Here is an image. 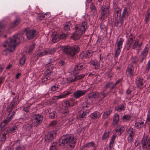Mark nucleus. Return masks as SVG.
<instances>
[{
	"label": "nucleus",
	"mask_w": 150,
	"mask_h": 150,
	"mask_svg": "<svg viewBox=\"0 0 150 150\" xmlns=\"http://www.w3.org/2000/svg\"><path fill=\"white\" fill-rule=\"evenodd\" d=\"M150 141L149 139L147 140V137H143L142 141V148L145 149L148 146H150Z\"/></svg>",
	"instance_id": "nucleus-19"
},
{
	"label": "nucleus",
	"mask_w": 150,
	"mask_h": 150,
	"mask_svg": "<svg viewBox=\"0 0 150 150\" xmlns=\"http://www.w3.org/2000/svg\"><path fill=\"white\" fill-rule=\"evenodd\" d=\"M93 51L92 50H89L86 52L82 53L80 54V57L83 59L88 58L92 56L93 54Z\"/></svg>",
	"instance_id": "nucleus-17"
},
{
	"label": "nucleus",
	"mask_w": 150,
	"mask_h": 150,
	"mask_svg": "<svg viewBox=\"0 0 150 150\" xmlns=\"http://www.w3.org/2000/svg\"><path fill=\"white\" fill-rule=\"evenodd\" d=\"M70 107V105L68 100L65 101L63 102L62 108L64 110H66V111L64 112V113H68V110H67V108Z\"/></svg>",
	"instance_id": "nucleus-23"
},
{
	"label": "nucleus",
	"mask_w": 150,
	"mask_h": 150,
	"mask_svg": "<svg viewBox=\"0 0 150 150\" xmlns=\"http://www.w3.org/2000/svg\"><path fill=\"white\" fill-rule=\"evenodd\" d=\"M56 135V134L54 132H49L45 135V141L48 142H51L54 139Z\"/></svg>",
	"instance_id": "nucleus-11"
},
{
	"label": "nucleus",
	"mask_w": 150,
	"mask_h": 150,
	"mask_svg": "<svg viewBox=\"0 0 150 150\" xmlns=\"http://www.w3.org/2000/svg\"><path fill=\"white\" fill-rule=\"evenodd\" d=\"M57 48H51L48 50H46V55H52L55 52Z\"/></svg>",
	"instance_id": "nucleus-42"
},
{
	"label": "nucleus",
	"mask_w": 150,
	"mask_h": 150,
	"mask_svg": "<svg viewBox=\"0 0 150 150\" xmlns=\"http://www.w3.org/2000/svg\"><path fill=\"white\" fill-rule=\"evenodd\" d=\"M113 83L112 82H106V83H105V85L104 86L105 90L110 87L111 85Z\"/></svg>",
	"instance_id": "nucleus-60"
},
{
	"label": "nucleus",
	"mask_w": 150,
	"mask_h": 150,
	"mask_svg": "<svg viewBox=\"0 0 150 150\" xmlns=\"http://www.w3.org/2000/svg\"><path fill=\"white\" fill-rule=\"evenodd\" d=\"M110 4L108 2L105 3L101 7L100 10V20L102 21V22L100 23V27L102 30H103L105 31H107V26L103 22L105 17L109 15L110 12Z\"/></svg>",
	"instance_id": "nucleus-3"
},
{
	"label": "nucleus",
	"mask_w": 150,
	"mask_h": 150,
	"mask_svg": "<svg viewBox=\"0 0 150 150\" xmlns=\"http://www.w3.org/2000/svg\"><path fill=\"white\" fill-rule=\"evenodd\" d=\"M131 117L132 116L131 115H125L123 117V121L125 122H127L131 119Z\"/></svg>",
	"instance_id": "nucleus-50"
},
{
	"label": "nucleus",
	"mask_w": 150,
	"mask_h": 150,
	"mask_svg": "<svg viewBox=\"0 0 150 150\" xmlns=\"http://www.w3.org/2000/svg\"><path fill=\"white\" fill-rule=\"evenodd\" d=\"M58 34L59 40L60 39H65L66 38L67 35L64 33L62 32L59 33Z\"/></svg>",
	"instance_id": "nucleus-52"
},
{
	"label": "nucleus",
	"mask_w": 150,
	"mask_h": 150,
	"mask_svg": "<svg viewBox=\"0 0 150 150\" xmlns=\"http://www.w3.org/2000/svg\"><path fill=\"white\" fill-rule=\"evenodd\" d=\"M20 23V21L18 20H16L13 23L11 24V27H14L18 25Z\"/></svg>",
	"instance_id": "nucleus-58"
},
{
	"label": "nucleus",
	"mask_w": 150,
	"mask_h": 150,
	"mask_svg": "<svg viewBox=\"0 0 150 150\" xmlns=\"http://www.w3.org/2000/svg\"><path fill=\"white\" fill-rule=\"evenodd\" d=\"M86 67L85 65L84 64H80L76 65L73 70V72L74 74H77L78 73L77 71L79 70H81Z\"/></svg>",
	"instance_id": "nucleus-15"
},
{
	"label": "nucleus",
	"mask_w": 150,
	"mask_h": 150,
	"mask_svg": "<svg viewBox=\"0 0 150 150\" xmlns=\"http://www.w3.org/2000/svg\"><path fill=\"white\" fill-rule=\"evenodd\" d=\"M57 144L56 142H53L51 144L49 150H57Z\"/></svg>",
	"instance_id": "nucleus-51"
},
{
	"label": "nucleus",
	"mask_w": 150,
	"mask_h": 150,
	"mask_svg": "<svg viewBox=\"0 0 150 150\" xmlns=\"http://www.w3.org/2000/svg\"><path fill=\"white\" fill-rule=\"evenodd\" d=\"M51 73H47L43 76L42 79V82H44L49 80L51 77Z\"/></svg>",
	"instance_id": "nucleus-35"
},
{
	"label": "nucleus",
	"mask_w": 150,
	"mask_h": 150,
	"mask_svg": "<svg viewBox=\"0 0 150 150\" xmlns=\"http://www.w3.org/2000/svg\"><path fill=\"white\" fill-rule=\"evenodd\" d=\"M71 25L70 21H69L65 23L64 27V30L68 31L69 30L70 27H71Z\"/></svg>",
	"instance_id": "nucleus-38"
},
{
	"label": "nucleus",
	"mask_w": 150,
	"mask_h": 150,
	"mask_svg": "<svg viewBox=\"0 0 150 150\" xmlns=\"http://www.w3.org/2000/svg\"><path fill=\"white\" fill-rule=\"evenodd\" d=\"M19 42L20 40L18 35H14L13 37H10L6 41V43L8 46V48L3 51V54L7 55L9 52L13 51L17 44Z\"/></svg>",
	"instance_id": "nucleus-2"
},
{
	"label": "nucleus",
	"mask_w": 150,
	"mask_h": 150,
	"mask_svg": "<svg viewBox=\"0 0 150 150\" xmlns=\"http://www.w3.org/2000/svg\"><path fill=\"white\" fill-rule=\"evenodd\" d=\"M126 37L128 38V40L127 41L129 42L133 43V41H135L136 40L134 34L131 33L128 36L127 33H126Z\"/></svg>",
	"instance_id": "nucleus-22"
},
{
	"label": "nucleus",
	"mask_w": 150,
	"mask_h": 150,
	"mask_svg": "<svg viewBox=\"0 0 150 150\" xmlns=\"http://www.w3.org/2000/svg\"><path fill=\"white\" fill-rule=\"evenodd\" d=\"M46 50H39L37 49H36V54L38 57H41L42 56L46 55Z\"/></svg>",
	"instance_id": "nucleus-26"
},
{
	"label": "nucleus",
	"mask_w": 150,
	"mask_h": 150,
	"mask_svg": "<svg viewBox=\"0 0 150 150\" xmlns=\"http://www.w3.org/2000/svg\"><path fill=\"white\" fill-rule=\"evenodd\" d=\"M119 118L120 116L119 114H115L114 115L113 118V125H115L118 123L119 120Z\"/></svg>",
	"instance_id": "nucleus-32"
},
{
	"label": "nucleus",
	"mask_w": 150,
	"mask_h": 150,
	"mask_svg": "<svg viewBox=\"0 0 150 150\" xmlns=\"http://www.w3.org/2000/svg\"><path fill=\"white\" fill-rule=\"evenodd\" d=\"M35 44L33 43L29 46L28 52L29 54H30L32 52L33 50L35 48Z\"/></svg>",
	"instance_id": "nucleus-55"
},
{
	"label": "nucleus",
	"mask_w": 150,
	"mask_h": 150,
	"mask_svg": "<svg viewBox=\"0 0 150 150\" xmlns=\"http://www.w3.org/2000/svg\"><path fill=\"white\" fill-rule=\"evenodd\" d=\"M127 71L129 74L130 76H132L134 74V68L133 64L130 63L128 66Z\"/></svg>",
	"instance_id": "nucleus-21"
},
{
	"label": "nucleus",
	"mask_w": 150,
	"mask_h": 150,
	"mask_svg": "<svg viewBox=\"0 0 150 150\" xmlns=\"http://www.w3.org/2000/svg\"><path fill=\"white\" fill-rule=\"evenodd\" d=\"M16 145V146L15 148V150H25V148L24 146L21 145L20 143L17 142H16L15 144H13V145Z\"/></svg>",
	"instance_id": "nucleus-40"
},
{
	"label": "nucleus",
	"mask_w": 150,
	"mask_h": 150,
	"mask_svg": "<svg viewBox=\"0 0 150 150\" xmlns=\"http://www.w3.org/2000/svg\"><path fill=\"white\" fill-rule=\"evenodd\" d=\"M25 55H23L20 59L19 63L20 65L21 66H23L24 65L25 63Z\"/></svg>",
	"instance_id": "nucleus-49"
},
{
	"label": "nucleus",
	"mask_w": 150,
	"mask_h": 150,
	"mask_svg": "<svg viewBox=\"0 0 150 150\" xmlns=\"http://www.w3.org/2000/svg\"><path fill=\"white\" fill-rule=\"evenodd\" d=\"M90 105V104L88 102L85 101L81 105V107L82 108V110L83 111L87 110L89 109H90L89 107Z\"/></svg>",
	"instance_id": "nucleus-27"
},
{
	"label": "nucleus",
	"mask_w": 150,
	"mask_h": 150,
	"mask_svg": "<svg viewBox=\"0 0 150 150\" xmlns=\"http://www.w3.org/2000/svg\"><path fill=\"white\" fill-rule=\"evenodd\" d=\"M126 134L128 136L127 140L128 143L130 144L132 142L134 137L135 134V130L133 128L130 127L127 131Z\"/></svg>",
	"instance_id": "nucleus-8"
},
{
	"label": "nucleus",
	"mask_w": 150,
	"mask_h": 150,
	"mask_svg": "<svg viewBox=\"0 0 150 150\" xmlns=\"http://www.w3.org/2000/svg\"><path fill=\"white\" fill-rule=\"evenodd\" d=\"M142 42H141L139 43V39H137L133 42L132 47V49L136 50L139 53L142 49Z\"/></svg>",
	"instance_id": "nucleus-9"
},
{
	"label": "nucleus",
	"mask_w": 150,
	"mask_h": 150,
	"mask_svg": "<svg viewBox=\"0 0 150 150\" xmlns=\"http://www.w3.org/2000/svg\"><path fill=\"white\" fill-rule=\"evenodd\" d=\"M144 82V81L141 76H138L136 77L135 83L138 88H141L143 86Z\"/></svg>",
	"instance_id": "nucleus-14"
},
{
	"label": "nucleus",
	"mask_w": 150,
	"mask_h": 150,
	"mask_svg": "<svg viewBox=\"0 0 150 150\" xmlns=\"http://www.w3.org/2000/svg\"><path fill=\"white\" fill-rule=\"evenodd\" d=\"M63 51L66 54L70 57H73L80 51V48L78 45L73 46H65L63 47Z\"/></svg>",
	"instance_id": "nucleus-4"
},
{
	"label": "nucleus",
	"mask_w": 150,
	"mask_h": 150,
	"mask_svg": "<svg viewBox=\"0 0 150 150\" xmlns=\"http://www.w3.org/2000/svg\"><path fill=\"white\" fill-rule=\"evenodd\" d=\"M112 111L111 109H110L108 111L104 112L102 116V119L105 120L112 113Z\"/></svg>",
	"instance_id": "nucleus-29"
},
{
	"label": "nucleus",
	"mask_w": 150,
	"mask_h": 150,
	"mask_svg": "<svg viewBox=\"0 0 150 150\" xmlns=\"http://www.w3.org/2000/svg\"><path fill=\"white\" fill-rule=\"evenodd\" d=\"M32 104H29L27 106L25 107L23 109V110L26 112H29L31 115V114H33L34 113V112H32V109H30V106Z\"/></svg>",
	"instance_id": "nucleus-37"
},
{
	"label": "nucleus",
	"mask_w": 150,
	"mask_h": 150,
	"mask_svg": "<svg viewBox=\"0 0 150 150\" xmlns=\"http://www.w3.org/2000/svg\"><path fill=\"white\" fill-rule=\"evenodd\" d=\"M95 143L93 142H89L87 144H86L85 146L87 148L90 147L91 146H93L95 145Z\"/></svg>",
	"instance_id": "nucleus-61"
},
{
	"label": "nucleus",
	"mask_w": 150,
	"mask_h": 150,
	"mask_svg": "<svg viewBox=\"0 0 150 150\" xmlns=\"http://www.w3.org/2000/svg\"><path fill=\"white\" fill-rule=\"evenodd\" d=\"M18 104V100H13L12 101L11 105V107L8 109V111L11 112L13 109Z\"/></svg>",
	"instance_id": "nucleus-33"
},
{
	"label": "nucleus",
	"mask_w": 150,
	"mask_h": 150,
	"mask_svg": "<svg viewBox=\"0 0 150 150\" xmlns=\"http://www.w3.org/2000/svg\"><path fill=\"white\" fill-rule=\"evenodd\" d=\"M115 110L119 112L124 111L125 110L126 104L125 102H123L117 106H115Z\"/></svg>",
	"instance_id": "nucleus-18"
},
{
	"label": "nucleus",
	"mask_w": 150,
	"mask_h": 150,
	"mask_svg": "<svg viewBox=\"0 0 150 150\" xmlns=\"http://www.w3.org/2000/svg\"><path fill=\"white\" fill-rule=\"evenodd\" d=\"M87 27L86 22L83 21L81 23L77 24L76 25L75 30L76 33L82 35L85 32Z\"/></svg>",
	"instance_id": "nucleus-7"
},
{
	"label": "nucleus",
	"mask_w": 150,
	"mask_h": 150,
	"mask_svg": "<svg viewBox=\"0 0 150 150\" xmlns=\"http://www.w3.org/2000/svg\"><path fill=\"white\" fill-rule=\"evenodd\" d=\"M150 18V8L147 10L146 13L145 14L144 21L146 23H147Z\"/></svg>",
	"instance_id": "nucleus-39"
},
{
	"label": "nucleus",
	"mask_w": 150,
	"mask_h": 150,
	"mask_svg": "<svg viewBox=\"0 0 150 150\" xmlns=\"http://www.w3.org/2000/svg\"><path fill=\"white\" fill-rule=\"evenodd\" d=\"M17 128L16 126L13 127H8L5 128V131L7 133L12 134L16 132Z\"/></svg>",
	"instance_id": "nucleus-25"
},
{
	"label": "nucleus",
	"mask_w": 150,
	"mask_h": 150,
	"mask_svg": "<svg viewBox=\"0 0 150 150\" xmlns=\"http://www.w3.org/2000/svg\"><path fill=\"white\" fill-rule=\"evenodd\" d=\"M67 83H71L72 82L75 81H76V79L75 78V76L74 78H71L70 77H69L67 78Z\"/></svg>",
	"instance_id": "nucleus-59"
},
{
	"label": "nucleus",
	"mask_w": 150,
	"mask_h": 150,
	"mask_svg": "<svg viewBox=\"0 0 150 150\" xmlns=\"http://www.w3.org/2000/svg\"><path fill=\"white\" fill-rule=\"evenodd\" d=\"M108 95V93H103L99 94V97L100 98V100H102L105 97H106Z\"/></svg>",
	"instance_id": "nucleus-62"
},
{
	"label": "nucleus",
	"mask_w": 150,
	"mask_h": 150,
	"mask_svg": "<svg viewBox=\"0 0 150 150\" xmlns=\"http://www.w3.org/2000/svg\"><path fill=\"white\" fill-rule=\"evenodd\" d=\"M124 17L122 15L121 16L117 18H115V19L117 20L120 21V24L121 25H122L124 23Z\"/></svg>",
	"instance_id": "nucleus-56"
},
{
	"label": "nucleus",
	"mask_w": 150,
	"mask_h": 150,
	"mask_svg": "<svg viewBox=\"0 0 150 150\" xmlns=\"http://www.w3.org/2000/svg\"><path fill=\"white\" fill-rule=\"evenodd\" d=\"M11 120V118L9 117H8L2 121L0 124L1 126L2 127H4L9 123Z\"/></svg>",
	"instance_id": "nucleus-30"
},
{
	"label": "nucleus",
	"mask_w": 150,
	"mask_h": 150,
	"mask_svg": "<svg viewBox=\"0 0 150 150\" xmlns=\"http://www.w3.org/2000/svg\"><path fill=\"white\" fill-rule=\"evenodd\" d=\"M87 96L89 100L93 101L94 99L99 97V93L97 91L93 92L88 93Z\"/></svg>",
	"instance_id": "nucleus-16"
},
{
	"label": "nucleus",
	"mask_w": 150,
	"mask_h": 150,
	"mask_svg": "<svg viewBox=\"0 0 150 150\" xmlns=\"http://www.w3.org/2000/svg\"><path fill=\"white\" fill-rule=\"evenodd\" d=\"M85 76V74H81L78 75H76L75 76V78L76 81L83 79Z\"/></svg>",
	"instance_id": "nucleus-57"
},
{
	"label": "nucleus",
	"mask_w": 150,
	"mask_h": 150,
	"mask_svg": "<svg viewBox=\"0 0 150 150\" xmlns=\"http://www.w3.org/2000/svg\"><path fill=\"white\" fill-rule=\"evenodd\" d=\"M125 129V128L123 125H120L116 129L115 131L118 132L119 135H120L122 134L124 132Z\"/></svg>",
	"instance_id": "nucleus-31"
},
{
	"label": "nucleus",
	"mask_w": 150,
	"mask_h": 150,
	"mask_svg": "<svg viewBox=\"0 0 150 150\" xmlns=\"http://www.w3.org/2000/svg\"><path fill=\"white\" fill-rule=\"evenodd\" d=\"M121 51V50L115 48V57L114 58L117 57L119 55L120 52Z\"/></svg>",
	"instance_id": "nucleus-53"
},
{
	"label": "nucleus",
	"mask_w": 150,
	"mask_h": 150,
	"mask_svg": "<svg viewBox=\"0 0 150 150\" xmlns=\"http://www.w3.org/2000/svg\"><path fill=\"white\" fill-rule=\"evenodd\" d=\"M116 137L115 135L113 134L110 140V141L109 144V146L110 148V149H111V148L113 146V145L115 142V140Z\"/></svg>",
	"instance_id": "nucleus-36"
},
{
	"label": "nucleus",
	"mask_w": 150,
	"mask_h": 150,
	"mask_svg": "<svg viewBox=\"0 0 150 150\" xmlns=\"http://www.w3.org/2000/svg\"><path fill=\"white\" fill-rule=\"evenodd\" d=\"M90 112V109L87 110L83 111L81 110L79 113L78 116L77 117L80 120H83L85 119L87 115V114L88 113Z\"/></svg>",
	"instance_id": "nucleus-12"
},
{
	"label": "nucleus",
	"mask_w": 150,
	"mask_h": 150,
	"mask_svg": "<svg viewBox=\"0 0 150 150\" xmlns=\"http://www.w3.org/2000/svg\"><path fill=\"white\" fill-rule=\"evenodd\" d=\"M129 14V11L127 8L125 7L123 10V11L122 14V15L125 18H127Z\"/></svg>",
	"instance_id": "nucleus-48"
},
{
	"label": "nucleus",
	"mask_w": 150,
	"mask_h": 150,
	"mask_svg": "<svg viewBox=\"0 0 150 150\" xmlns=\"http://www.w3.org/2000/svg\"><path fill=\"white\" fill-rule=\"evenodd\" d=\"M130 60L132 64H136L139 61V59L137 56H132Z\"/></svg>",
	"instance_id": "nucleus-44"
},
{
	"label": "nucleus",
	"mask_w": 150,
	"mask_h": 150,
	"mask_svg": "<svg viewBox=\"0 0 150 150\" xmlns=\"http://www.w3.org/2000/svg\"><path fill=\"white\" fill-rule=\"evenodd\" d=\"M68 101L69 102L70 107L75 105L77 102V101H75L74 98L68 100Z\"/></svg>",
	"instance_id": "nucleus-54"
},
{
	"label": "nucleus",
	"mask_w": 150,
	"mask_h": 150,
	"mask_svg": "<svg viewBox=\"0 0 150 150\" xmlns=\"http://www.w3.org/2000/svg\"><path fill=\"white\" fill-rule=\"evenodd\" d=\"M110 131L109 130H106L103 134L102 137V140H106L107 138L108 137L109 134L110 133Z\"/></svg>",
	"instance_id": "nucleus-45"
},
{
	"label": "nucleus",
	"mask_w": 150,
	"mask_h": 150,
	"mask_svg": "<svg viewBox=\"0 0 150 150\" xmlns=\"http://www.w3.org/2000/svg\"><path fill=\"white\" fill-rule=\"evenodd\" d=\"M121 10L119 8H117L114 11V14L115 15V19L121 16Z\"/></svg>",
	"instance_id": "nucleus-41"
},
{
	"label": "nucleus",
	"mask_w": 150,
	"mask_h": 150,
	"mask_svg": "<svg viewBox=\"0 0 150 150\" xmlns=\"http://www.w3.org/2000/svg\"><path fill=\"white\" fill-rule=\"evenodd\" d=\"M144 125V122L143 121L141 122H136L134 125V126L137 129H139L143 127Z\"/></svg>",
	"instance_id": "nucleus-47"
},
{
	"label": "nucleus",
	"mask_w": 150,
	"mask_h": 150,
	"mask_svg": "<svg viewBox=\"0 0 150 150\" xmlns=\"http://www.w3.org/2000/svg\"><path fill=\"white\" fill-rule=\"evenodd\" d=\"M76 140L72 134H66L62 136L59 139V145L62 148L66 147L67 150H71L75 146Z\"/></svg>",
	"instance_id": "nucleus-1"
},
{
	"label": "nucleus",
	"mask_w": 150,
	"mask_h": 150,
	"mask_svg": "<svg viewBox=\"0 0 150 150\" xmlns=\"http://www.w3.org/2000/svg\"><path fill=\"white\" fill-rule=\"evenodd\" d=\"M87 90H79L73 92L72 96L75 99L79 98L81 97L84 95L86 92Z\"/></svg>",
	"instance_id": "nucleus-10"
},
{
	"label": "nucleus",
	"mask_w": 150,
	"mask_h": 150,
	"mask_svg": "<svg viewBox=\"0 0 150 150\" xmlns=\"http://www.w3.org/2000/svg\"><path fill=\"white\" fill-rule=\"evenodd\" d=\"M149 51V49L147 48V46H145L142 52L141 53L140 55V57H141L139 62L140 63L142 62L144 59L146 57Z\"/></svg>",
	"instance_id": "nucleus-13"
},
{
	"label": "nucleus",
	"mask_w": 150,
	"mask_h": 150,
	"mask_svg": "<svg viewBox=\"0 0 150 150\" xmlns=\"http://www.w3.org/2000/svg\"><path fill=\"white\" fill-rule=\"evenodd\" d=\"M90 64L93 66L96 70L100 68L99 63L96 60H91L90 62Z\"/></svg>",
	"instance_id": "nucleus-28"
},
{
	"label": "nucleus",
	"mask_w": 150,
	"mask_h": 150,
	"mask_svg": "<svg viewBox=\"0 0 150 150\" xmlns=\"http://www.w3.org/2000/svg\"><path fill=\"white\" fill-rule=\"evenodd\" d=\"M56 112L53 111L50 113L49 115V117L50 118L52 119L54 118Z\"/></svg>",
	"instance_id": "nucleus-64"
},
{
	"label": "nucleus",
	"mask_w": 150,
	"mask_h": 150,
	"mask_svg": "<svg viewBox=\"0 0 150 150\" xmlns=\"http://www.w3.org/2000/svg\"><path fill=\"white\" fill-rule=\"evenodd\" d=\"M124 40L122 38H120L119 40L117 43V47L116 48L121 50L122 47L123 42H124Z\"/></svg>",
	"instance_id": "nucleus-43"
},
{
	"label": "nucleus",
	"mask_w": 150,
	"mask_h": 150,
	"mask_svg": "<svg viewBox=\"0 0 150 150\" xmlns=\"http://www.w3.org/2000/svg\"><path fill=\"white\" fill-rule=\"evenodd\" d=\"M101 114L97 111H95L90 115V117L93 119H95L100 117Z\"/></svg>",
	"instance_id": "nucleus-24"
},
{
	"label": "nucleus",
	"mask_w": 150,
	"mask_h": 150,
	"mask_svg": "<svg viewBox=\"0 0 150 150\" xmlns=\"http://www.w3.org/2000/svg\"><path fill=\"white\" fill-rule=\"evenodd\" d=\"M81 35L78 33H76L75 31L71 36V38L76 40L80 38V37Z\"/></svg>",
	"instance_id": "nucleus-34"
},
{
	"label": "nucleus",
	"mask_w": 150,
	"mask_h": 150,
	"mask_svg": "<svg viewBox=\"0 0 150 150\" xmlns=\"http://www.w3.org/2000/svg\"><path fill=\"white\" fill-rule=\"evenodd\" d=\"M52 41L54 43L56 42L59 40L58 34L56 32H53L51 35Z\"/></svg>",
	"instance_id": "nucleus-20"
},
{
	"label": "nucleus",
	"mask_w": 150,
	"mask_h": 150,
	"mask_svg": "<svg viewBox=\"0 0 150 150\" xmlns=\"http://www.w3.org/2000/svg\"><path fill=\"white\" fill-rule=\"evenodd\" d=\"M132 43L127 42L126 45H125V48L127 50H129L131 48V45Z\"/></svg>",
	"instance_id": "nucleus-63"
},
{
	"label": "nucleus",
	"mask_w": 150,
	"mask_h": 150,
	"mask_svg": "<svg viewBox=\"0 0 150 150\" xmlns=\"http://www.w3.org/2000/svg\"><path fill=\"white\" fill-rule=\"evenodd\" d=\"M59 87V85L57 84H55L52 86L50 88V91H52L51 92L57 91Z\"/></svg>",
	"instance_id": "nucleus-46"
},
{
	"label": "nucleus",
	"mask_w": 150,
	"mask_h": 150,
	"mask_svg": "<svg viewBox=\"0 0 150 150\" xmlns=\"http://www.w3.org/2000/svg\"><path fill=\"white\" fill-rule=\"evenodd\" d=\"M43 119V117L42 113L35 114L33 116L32 124L35 126L39 125L42 122Z\"/></svg>",
	"instance_id": "nucleus-6"
},
{
	"label": "nucleus",
	"mask_w": 150,
	"mask_h": 150,
	"mask_svg": "<svg viewBox=\"0 0 150 150\" xmlns=\"http://www.w3.org/2000/svg\"><path fill=\"white\" fill-rule=\"evenodd\" d=\"M24 32L26 38L28 40L32 39L38 34L35 29L30 28H25Z\"/></svg>",
	"instance_id": "nucleus-5"
}]
</instances>
